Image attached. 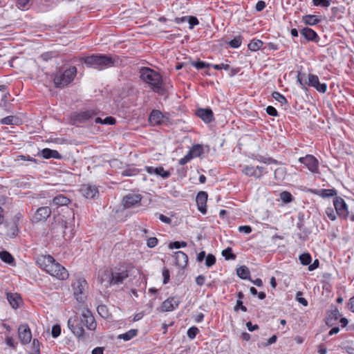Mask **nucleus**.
<instances>
[{
    "instance_id": "f257e3e1",
    "label": "nucleus",
    "mask_w": 354,
    "mask_h": 354,
    "mask_svg": "<svg viewBox=\"0 0 354 354\" xmlns=\"http://www.w3.org/2000/svg\"><path fill=\"white\" fill-rule=\"evenodd\" d=\"M37 263L40 268L58 279L64 280L68 277V273L66 268L56 262L54 258L50 255L39 257Z\"/></svg>"
},
{
    "instance_id": "f03ea898",
    "label": "nucleus",
    "mask_w": 354,
    "mask_h": 354,
    "mask_svg": "<svg viewBox=\"0 0 354 354\" xmlns=\"http://www.w3.org/2000/svg\"><path fill=\"white\" fill-rule=\"evenodd\" d=\"M129 277L127 270L104 269L98 272L97 281L105 288L122 283Z\"/></svg>"
},
{
    "instance_id": "7ed1b4c3",
    "label": "nucleus",
    "mask_w": 354,
    "mask_h": 354,
    "mask_svg": "<svg viewBox=\"0 0 354 354\" xmlns=\"http://www.w3.org/2000/svg\"><path fill=\"white\" fill-rule=\"evenodd\" d=\"M84 63L89 67L100 70L114 66L118 59L106 55H93L84 59Z\"/></svg>"
},
{
    "instance_id": "20e7f679",
    "label": "nucleus",
    "mask_w": 354,
    "mask_h": 354,
    "mask_svg": "<svg viewBox=\"0 0 354 354\" xmlns=\"http://www.w3.org/2000/svg\"><path fill=\"white\" fill-rule=\"evenodd\" d=\"M140 78L149 84L156 92H159L162 87V80L160 75L149 68H143L140 71Z\"/></svg>"
},
{
    "instance_id": "39448f33",
    "label": "nucleus",
    "mask_w": 354,
    "mask_h": 354,
    "mask_svg": "<svg viewBox=\"0 0 354 354\" xmlns=\"http://www.w3.org/2000/svg\"><path fill=\"white\" fill-rule=\"evenodd\" d=\"M77 74V68L73 66L65 70L63 73H57L54 78V84L57 88H62L70 84Z\"/></svg>"
},
{
    "instance_id": "423d86ee",
    "label": "nucleus",
    "mask_w": 354,
    "mask_h": 354,
    "mask_svg": "<svg viewBox=\"0 0 354 354\" xmlns=\"http://www.w3.org/2000/svg\"><path fill=\"white\" fill-rule=\"evenodd\" d=\"M73 294L76 299L82 302L85 299L86 290L87 289V282L84 279H77L72 284Z\"/></svg>"
},
{
    "instance_id": "0eeeda50",
    "label": "nucleus",
    "mask_w": 354,
    "mask_h": 354,
    "mask_svg": "<svg viewBox=\"0 0 354 354\" xmlns=\"http://www.w3.org/2000/svg\"><path fill=\"white\" fill-rule=\"evenodd\" d=\"M81 323L78 317L74 316L68 319V327L78 339L84 340L85 339L84 330Z\"/></svg>"
},
{
    "instance_id": "6e6552de",
    "label": "nucleus",
    "mask_w": 354,
    "mask_h": 354,
    "mask_svg": "<svg viewBox=\"0 0 354 354\" xmlns=\"http://www.w3.org/2000/svg\"><path fill=\"white\" fill-rule=\"evenodd\" d=\"M142 196L140 194L131 193L124 196L122 204L125 208H132L140 205Z\"/></svg>"
},
{
    "instance_id": "1a4fd4ad",
    "label": "nucleus",
    "mask_w": 354,
    "mask_h": 354,
    "mask_svg": "<svg viewBox=\"0 0 354 354\" xmlns=\"http://www.w3.org/2000/svg\"><path fill=\"white\" fill-rule=\"evenodd\" d=\"M242 172L245 176L260 178L266 173V169L265 167L261 166L245 165L243 167Z\"/></svg>"
},
{
    "instance_id": "9d476101",
    "label": "nucleus",
    "mask_w": 354,
    "mask_h": 354,
    "mask_svg": "<svg viewBox=\"0 0 354 354\" xmlns=\"http://www.w3.org/2000/svg\"><path fill=\"white\" fill-rule=\"evenodd\" d=\"M299 161L304 164L311 172L318 171V161L312 155H306L305 157L299 158Z\"/></svg>"
},
{
    "instance_id": "9b49d317",
    "label": "nucleus",
    "mask_w": 354,
    "mask_h": 354,
    "mask_svg": "<svg viewBox=\"0 0 354 354\" xmlns=\"http://www.w3.org/2000/svg\"><path fill=\"white\" fill-rule=\"evenodd\" d=\"M308 85L314 87L317 91L324 93L327 90V85L325 83H320L317 75L309 74L308 77Z\"/></svg>"
},
{
    "instance_id": "f8f14e48",
    "label": "nucleus",
    "mask_w": 354,
    "mask_h": 354,
    "mask_svg": "<svg viewBox=\"0 0 354 354\" xmlns=\"http://www.w3.org/2000/svg\"><path fill=\"white\" fill-rule=\"evenodd\" d=\"M80 321L85 324L88 330H94L96 328L94 317L88 310L82 312Z\"/></svg>"
},
{
    "instance_id": "ddd939ff",
    "label": "nucleus",
    "mask_w": 354,
    "mask_h": 354,
    "mask_svg": "<svg viewBox=\"0 0 354 354\" xmlns=\"http://www.w3.org/2000/svg\"><path fill=\"white\" fill-rule=\"evenodd\" d=\"M18 334L20 342L22 344H27L30 342L32 333L28 325H21L18 328Z\"/></svg>"
},
{
    "instance_id": "4468645a",
    "label": "nucleus",
    "mask_w": 354,
    "mask_h": 354,
    "mask_svg": "<svg viewBox=\"0 0 354 354\" xmlns=\"http://www.w3.org/2000/svg\"><path fill=\"white\" fill-rule=\"evenodd\" d=\"M333 205L336 210V213L339 216L346 218L348 216L347 206L345 201L342 198H336L333 201Z\"/></svg>"
},
{
    "instance_id": "2eb2a0df",
    "label": "nucleus",
    "mask_w": 354,
    "mask_h": 354,
    "mask_svg": "<svg viewBox=\"0 0 354 354\" xmlns=\"http://www.w3.org/2000/svg\"><path fill=\"white\" fill-rule=\"evenodd\" d=\"M180 304V300L175 297H171L166 299L161 305V310L163 312H169L175 310L178 308Z\"/></svg>"
},
{
    "instance_id": "dca6fc26",
    "label": "nucleus",
    "mask_w": 354,
    "mask_h": 354,
    "mask_svg": "<svg viewBox=\"0 0 354 354\" xmlns=\"http://www.w3.org/2000/svg\"><path fill=\"white\" fill-rule=\"evenodd\" d=\"M207 200V194L205 192H200L196 198V201L198 206V209L202 213L205 214L206 209V202Z\"/></svg>"
},
{
    "instance_id": "f3484780",
    "label": "nucleus",
    "mask_w": 354,
    "mask_h": 354,
    "mask_svg": "<svg viewBox=\"0 0 354 354\" xmlns=\"http://www.w3.org/2000/svg\"><path fill=\"white\" fill-rule=\"evenodd\" d=\"M51 214L50 208L48 207H41L36 211L34 220L36 222H39L47 219Z\"/></svg>"
},
{
    "instance_id": "a211bd4d",
    "label": "nucleus",
    "mask_w": 354,
    "mask_h": 354,
    "mask_svg": "<svg viewBox=\"0 0 354 354\" xmlns=\"http://www.w3.org/2000/svg\"><path fill=\"white\" fill-rule=\"evenodd\" d=\"M82 194L86 198H94L98 194L97 189L95 186L83 185L80 188Z\"/></svg>"
},
{
    "instance_id": "6ab92c4d",
    "label": "nucleus",
    "mask_w": 354,
    "mask_h": 354,
    "mask_svg": "<svg viewBox=\"0 0 354 354\" xmlns=\"http://www.w3.org/2000/svg\"><path fill=\"white\" fill-rule=\"evenodd\" d=\"M145 170L150 174H155L161 176L162 178H167L170 176V172L164 169L162 167H153L150 166L145 167Z\"/></svg>"
},
{
    "instance_id": "aec40b11",
    "label": "nucleus",
    "mask_w": 354,
    "mask_h": 354,
    "mask_svg": "<svg viewBox=\"0 0 354 354\" xmlns=\"http://www.w3.org/2000/svg\"><path fill=\"white\" fill-rule=\"evenodd\" d=\"M196 114L206 123L212 122L214 119L213 112L209 109H199L197 111Z\"/></svg>"
},
{
    "instance_id": "412c9836",
    "label": "nucleus",
    "mask_w": 354,
    "mask_h": 354,
    "mask_svg": "<svg viewBox=\"0 0 354 354\" xmlns=\"http://www.w3.org/2000/svg\"><path fill=\"white\" fill-rule=\"evenodd\" d=\"M174 258L176 260V264L181 268H184L187 266L188 262L187 255L183 252L178 251L175 252Z\"/></svg>"
},
{
    "instance_id": "4be33fe9",
    "label": "nucleus",
    "mask_w": 354,
    "mask_h": 354,
    "mask_svg": "<svg viewBox=\"0 0 354 354\" xmlns=\"http://www.w3.org/2000/svg\"><path fill=\"white\" fill-rule=\"evenodd\" d=\"M41 156L46 159H49L51 158L55 159H61L62 156L57 150L50 149L48 148H45L42 149L40 152Z\"/></svg>"
},
{
    "instance_id": "5701e85b",
    "label": "nucleus",
    "mask_w": 354,
    "mask_h": 354,
    "mask_svg": "<svg viewBox=\"0 0 354 354\" xmlns=\"http://www.w3.org/2000/svg\"><path fill=\"white\" fill-rule=\"evenodd\" d=\"M163 115L162 113L158 110H153L151 113L149 120L153 125H158L162 122Z\"/></svg>"
},
{
    "instance_id": "b1692460",
    "label": "nucleus",
    "mask_w": 354,
    "mask_h": 354,
    "mask_svg": "<svg viewBox=\"0 0 354 354\" xmlns=\"http://www.w3.org/2000/svg\"><path fill=\"white\" fill-rule=\"evenodd\" d=\"M340 317V313L339 310L335 307L334 308L331 309L328 313V316L326 318V324L328 325L332 326L333 324V321L337 320Z\"/></svg>"
},
{
    "instance_id": "393cba45",
    "label": "nucleus",
    "mask_w": 354,
    "mask_h": 354,
    "mask_svg": "<svg viewBox=\"0 0 354 354\" xmlns=\"http://www.w3.org/2000/svg\"><path fill=\"white\" fill-rule=\"evenodd\" d=\"M96 113L91 110H87L80 113L78 115V120L82 122L90 121L95 115Z\"/></svg>"
},
{
    "instance_id": "a878e982",
    "label": "nucleus",
    "mask_w": 354,
    "mask_h": 354,
    "mask_svg": "<svg viewBox=\"0 0 354 354\" xmlns=\"http://www.w3.org/2000/svg\"><path fill=\"white\" fill-rule=\"evenodd\" d=\"M7 299L9 301L10 306L13 308H17L19 306V302L21 301V298L19 295L15 293H8L7 295Z\"/></svg>"
},
{
    "instance_id": "bb28decb",
    "label": "nucleus",
    "mask_w": 354,
    "mask_h": 354,
    "mask_svg": "<svg viewBox=\"0 0 354 354\" xmlns=\"http://www.w3.org/2000/svg\"><path fill=\"white\" fill-rule=\"evenodd\" d=\"M301 33L307 40L309 41H314L317 37V33L309 28L302 29Z\"/></svg>"
},
{
    "instance_id": "cd10ccee",
    "label": "nucleus",
    "mask_w": 354,
    "mask_h": 354,
    "mask_svg": "<svg viewBox=\"0 0 354 354\" xmlns=\"http://www.w3.org/2000/svg\"><path fill=\"white\" fill-rule=\"evenodd\" d=\"M2 124H19L20 123V119L15 115H9L3 118L0 121Z\"/></svg>"
},
{
    "instance_id": "c85d7f7f",
    "label": "nucleus",
    "mask_w": 354,
    "mask_h": 354,
    "mask_svg": "<svg viewBox=\"0 0 354 354\" xmlns=\"http://www.w3.org/2000/svg\"><path fill=\"white\" fill-rule=\"evenodd\" d=\"M192 158L199 157L203 153V147L201 145H194L188 151Z\"/></svg>"
},
{
    "instance_id": "c756f323",
    "label": "nucleus",
    "mask_w": 354,
    "mask_h": 354,
    "mask_svg": "<svg viewBox=\"0 0 354 354\" xmlns=\"http://www.w3.org/2000/svg\"><path fill=\"white\" fill-rule=\"evenodd\" d=\"M237 275L243 279H247L250 277V270L245 266H242L236 269Z\"/></svg>"
},
{
    "instance_id": "7c9ffc66",
    "label": "nucleus",
    "mask_w": 354,
    "mask_h": 354,
    "mask_svg": "<svg viewBox=\"0 0 354 354\" xmlns=\"http://www.w3.org/2000/svg\"><path fill=\"white\" fill-rule=\"evenodd\" d=\"M138 333V330L136 329H131L125 333L120 334L118 336L119 339H123L124 341H129L136 337Z\"/></svg>"
},
{
    "instance_id": "2f4dec72",
    "label": "nucleus",
    "mask_w": 354,
    "mask_h": 354,
    "mask_svg": "<svg viewBox=\"0 0 354 354\" xmlns=\"http://www.w3.org/2000/svg\"><path fill=\"white\" fill-rule=\"evenodd\" d=\"M286 176V169L285 167H281L275 169L274 178L278 181H282L285 179Z\"/></svg>"
},
{
    "instance_id": "473e14b6",
    "label": "nucleus",
    "mask_w": 354,
    "mask_h": 354,
    "mask_svg": "<svg viewBox=\"0 0 354 354\" xmlns=\"http://www.w3.org/2000/svg\"><path fill=\"white\" fill-rule=\"evenodd\" d=\"M69 201V199L63 195H58L53 199V203L55 205H66Z\"/></svg>"
},
{
    "instance_id": "72a5a7b5",
    "label": "nucleus",
    "mask_w": 354,
    "mask_h": 354,
    "mask_svg": "<svg viewBox=\"0 0 354 354\" xmlns=\"http://www.w3.org/2000/svg\"><path fill=\"white\" fill-rule=\"evenodd\" d=\"M0 259L5 263L12 264L15 261L13 257L7 251L0 252Z\"/></svg>"
},
{
    "instance_id": "f704fd0d",
    "label": "nucleus",
    "mask_w": 354,
    "mask_h": 354,
    "mask_svg": "<svg viewBox=\"0 0 354 354\" xmlns=\"http://www.w3.org/2000/svg\"><path fill=\"white\" fill-rule=\"evenodd\" d=\"M303 21L305 24L312 26L317 24L319 19L316 15H306L303 17Z\"/></svg>"
},
{
    "instance_id": "c9c22d12",
    "label": "nucleus",
    "mask_w": 354,
    "mask_h": 354,
    "mask_svg": "<svg viewBox=\"0 0 354 354\" xmlns=\"http://www.w3.org/2000/svg\"><path fill=\"white\" fill-rule=\"evenodd\" d=\"M336 194V190L334 189H324L319 191V195L323 198L333 196Z\"/></svg>"
},
{
    "instance_id": "e433bc0d",
    "label": "nucleus",
    "mask_w": 354,
    "mask_h": 354,
    "mask_svg": "<svg viewBox=\"0 0 354 354\" xmlns=\"http://www.w3.org/2000/svg\"><path fill=\"white\" fill-rule=\"evenodd\" d=\"M263 46V42L261 40L257 39V40H252L249 44H248V48L252 51H256L258 50L261 48Z\"/></svg>"
},
{
    "instance_id": "4c0bfd02",
    "label": "nucleus",
    "mask_w": 354,
    "mask_h": 354,
    "mask_svg": "<svg viewBox=\"0 0 354 354\" xmlns=\"http://www.w3.org/2000/svg\"><path fill=\"white\" fill-rule=\"evenodd\" d=\"M95 122L105 124H113L115 122V119L111 116L106 117L104 120H102L100 118L96 117L95 118Z\"/></svg>"
},
{
    "instance_id": "58836bf2",
    "label": "nucleus",
    "mask_w": 354,
    "mask_h": 354,
    "mask_svg": "<svg viewBox=\"0 0 354 354\" xmlns=\"http://www.w3.org/2000/svg\"><path fill=\"white\" fill-rule=\"evenodd\" d=\"M138 172L139 170L138 169L134 167H130L123 170L121 174L122 176H133L138 174Z\"/></svg>"
},
{
    "instance_id": "ea45409f",
    "label": "nucleus",
    "mask_w": 354,
    "mask_h": 354,
    "mask_svg": "<svg viewBox=\"0 0 354 354\" xmlns=\"http://www.w3.org/2000/svg\"><path fill=\"white\" fill-rule=\"evenodd\" d=\"M98 314L103 318H108L109 316V313L108 308L104 305H100L97 308Z\"/></svg>"
},
{
    "instance_id": "a19ab883",
    "label": "nucleus",
    "mask_w": 354,
    "mask_h": 354,
    "mask_svg": "<svg viewBox=\"0 0 354 354\" xmlns=\"http://www.w3.org/2000/svg\"><path fill=\"white\" fill-rule=\"evenodd\" d=\"M301 263L304 266H308L311 262V256L308 253H304L299 256Z\"/></svg>"
},
{
    "instance_id": "79ce46f5",
    "label": "nucleus",
    "mask_w": 354,
    "mask_h": 354,
    "mask_svg": "<svg viewBox=\"0 0 354 354\" xmlns=\"http://www.w3.org/2000/svg\"><path fill=\"white\" fill-rule=\"evenodd\" d=\"M222 255L225 257V259L226 260H229V259L234 260L236 259V255L232 252L231 248H227L225 250H223Z\"/></svg>"
},
{
    "instance_id": "37998d69",
    "label": "nucleus",
    "mask_w": 354,
    "mask_h": 354,
    "mask_svg": "<svg viewBox=\"0 0 354 354\" xmlns=\"http://www.w3.org/2000/svg\"><path fill=\"white\" fill-rule=\"evenodd\" d=\"M280 198L283 202L287 203L292 201V196L288 192H283L280 194Z\"/></svg>"
},
{
    "instance_id": "c03bdc74",
    "label": "nucleus",
    "mask_w": 354,
    "mask_h": 354,
    "mask_svg": "<svg viewBox=\"0 0 354 354\" xmlns=\"http://www.w3.org/2000/svg\"><path fill=\"white\" fill-rule=\"evenodd\" d=\"M272 95L277 101H278L281 104H287L288 102L286 98L283 95L280 94L279 92L274 91L272 93Z\"/></svg>"
},
{
    "instance_id": "a18cd8bd",
    "label": "nucleus",
    "mask_w": 354,
    "mask_h": 354,
    "mask_svg": "<svg viewBox=\"0 0 354 354\" xmlns=\"http://www.w3.org/2000/svg\"><path fill=\"white\" fill-rule=\"evenodd\" d=\"M326 214L331 221L335 220L337 214V213H336V210H334L331 207L326 208Z\"/></svg>"
},
{
    "instance_id": "49530a36",
    "label": "nucleus",
    "mask_w": 354,
    "mask_h": 354,
    "mask_svg": "<svg viewBox=\"0 0 354 354\" xmlns=\"http://www.w3.org/2000/svg\"><path fill=\"white\" fill-rule=\"evenodd\" d=\"M216 263V258L213 254H209L205 258V266L211 267Z\"/></svg>"
},
{
    "instance_id": "de8ad7c7",
    "label": "nucleus",
    "mask_w": 354,
    "mask_h": 354,
    "mask_svg": "<svg viewBox=\"0 0 354 354\" xmlns=\"http://www.w3.org/2000/svg\"><path fill=\"white\" fill-rule=\"evenodd\" d=\"M257 160L260 162H263L267 165L278 163V162L276 160H274L272 158H265L263 156L259 157V158H258Z\"/></svg>"
},
{
    "instance_id": "09e8293b",
    "label": "nucleus",
    "mask_w": 354,
    "mask_h": 354,
    "mask_svg": "<svg viewBox=\"0 0 354 354\" xmlns=\"http://www.w3.org/2000/svg\"><path fill=\"white\" fill-rule=\"evenodd\" d=\"M331 0H313L315 6H321L322 7H329Z\"/></svg>"
},
{
    "instance_id": "8fccbe9b",
    "label": "nucleus",
    "mask_w": 354,
    "mask_h": 354,
    "mask_svg": "<svg viewBox=\"0 0 354 354\" xmlns=\"http://www.w3.org/2000/svg\"><path fill=\"white\" fill-rule=\"evenodd\" d=\"M198 332H199V330L198 329V328H196L195 326H192L188 329L187 336L190 339H192L195 338V337L196 336V335L198 334Z\"/></svg>"
},
{
    "instance_id": "3c124183",
    "label": "nucleus",
    "mask_w": 354,
    "mask_h": 354,
    "mask_svg": "<svg viewBox=\"0 0 354 354\" xmlns=\"http://www.w3.org/2000/svg\"><path fill=\"white\" fill-rule=\"evenodd\" d=\"M52 336L54 338L59 337L61 334V327L58 324H55L52 327Z\"/></svg>"
},
{
    "instance_id": "603ef678",
    "label": "nucleus",
    "mask_w": 354,
    "mask_h": 354,
    "mask_svg": "<svg viewBox=\"0 0 354 354\" xmlns=\"http://www.w3.org/2000/svg\"><path fill=\"white\" fill-rule=\"evenodd\" d=\"M187 21L189 24V28L190 29H192L194 26L198 25V23H199L198 19L196 17H194V16H188Z\"/></svg>"
},
{
    "instance_id": "864d4df0",
    "label": "nucleus",
    "mask_w": 354,
    "mask_h": 354,
    "mask_svg": "<svg viewBox=\"0 0 354 354\" xmlns=\"http://www.w3.org/2000/svg\"><path fill=\"white\" fill-rule=\"evenodd\" d=\"M192 158V155L188 152L183 158L179 160V164L181 165H184L188 162H189Z\"/></svg>"
},
{
    "instance_id": "5fc2aeb1",
    "label": "nucleus",
    "mask_w": 354,
    "mask_h": 354,
    "mask_svg": "<svg viewBox=\"0 0 354 354\" xmlns=\"http://www.w3.org/2000/svg\"><path fill=\"white\" fill-rule=\"evenodd\" d=\"M163 283L167 284L169 281V271L167 268H164L162 270Z\"/></svg>"
},
{
    "instance_id": "6e6d98bb",
    "label": "nucleus",
    "mask_w": 354,
    "mask_h": 354,
    "mask_svg": "<svg viewBox=\"0 0 354 354\" xmlns=\"http://www.w3.org/2000/svg\"><path fill=\"white\" fill-rule=\"evenodd\" d=\"M158 239L156 237H151L148 239L147 245L149 248H154L158 244Z\"/></svg>"
},
{
    "instance_id": "4d7b16f0",
    "label": "nucleus",
    "mask_w": 354,
    "mask_h": 354,
    "mask_svg": "<svg viewBox=\"0 0 354 354\" xmlns=\"http://www.w3.org/2000/svg\"><path fill=\"white\" fill-rule=\"evenodd\" d=\"M230 44L232 48H238L241 44V39L240 37H235L230 42Z\"/></svg>"
},
{
    "instance_id": "13d9d810",
    "label": "nucleus",
    "mask_w": 354,
    "mask_h": 354,
    "mask_svg": "<svg viewBox=\"0 0 354 354\" xmlns=\"http://www.w3.org/2000/svg\"><path fill=\"white\" fill-rule=\"evenodd\" d=\"M300 295H301V292H298L297 293V295H296L297 301L299 303H300L301 304H302L304 306H308L307 300L305 298H304V297H299Z\"/></svg>"
},
{
    "instance_id": "bf43d9fd",
    "label": "nucleus",
    "mask_w": 354,
    "mask_h": 354,
    "mask_svg": "<svg viewBox=\"0 0 354 354\" xmlns=\"http://www.w3.org/2000/svg\"><path fill=\"white\" fill-rule=\"evenodd\" d=\"M212 67L215 70L224 69L225 71H228L230 68V65L227 64H214L212 65Z\"/></svg>"
},
{
    "instance_id": "052dcab7",
    "label": "nucleus",
    "mask_w": 354,
    "mask_h": 354,
    "mask_svg": "<svg viewBox=\"0 0 354 354\" xmlns=\"http://www.w3.org/2000/svg\"><path fill=\"white\" fill-rule=\"evenodd\" d=\"M266 112L268 115H272V116H277L278 115L277 111L276 110V109L274 107H273L272 106H268L266 108Z\"/></svg>"
},
{
    "instance_id": "680f3d73",
    "label": "nucleus",
    "mask_w": 354,
    "mask_h": 354,
    "mask_svg": "<svg viewBox=\"0 0 354 354\" xmlns=\"http://www.w3.org/2000/svg\"><path fill=\"white\" fill-rule=\"evenodd\" d=\"M239 231L240 232H244L245 234H249L252 232V228L249 225H242L239 227Z\"/></svg>"
},
{
    "instance_id": "e2e57ef3",
    "label": "nucleus",
    "mask_w": 354,
    "mask_h": 354,
    "mask_svg": "<svg viewBox=\"0 0 354 354\" xmlns=\"http://www.w3.org/2000/svg\"><path fill=\"white\" fill-rule=\"evenodd\" d=\"M22 160H29V161L35 162V159L30 157L29 156H26L21 155V156H18L16 158V161H22Z\"/></svg>"
},
{
    "instance_id": "0e129e2a",
    "label": "nucleus",
    "mask_w": 354,
    "mask_h": 354,
    "mask_svg": "<svg viewBox=\"0 0 354 354\" xmlns=\"http://www.w3.org/2000/svg\"><path fill=\"white\" fill-rule=\"evenodd\" d=\"M205 277L203 275H199L196 278V283L197 285L201 286L205 283Z\"/></svg>"
},
{
    "instance_id": "69168bd1",
    "label": "nucleus",
    "mask_w": 354,
    "mask_h": 354,
    "mask_svg": "<svg viewBox=\"0 0 354 354\" xmlns=\"http://www.w3.org/2000/svg\"><path fill=\"white\" fill-rule=\"evenodd\" d=\"M6 344H7V345H8L9 346H10L13 348H16L17 343L15 342V340L12 337H7Z\"/></svg>"
},
{
    "instance_id": "338daca9",
    "label": "nucleus",
    "mask_w": 354,
    "mask_h": 354,
    "mask_svg": "<svg viewBox=\"0 0 354 354\" xmlns=\"http://www.w3.org/2000/svg\"><path fill=\"white\" fill-rule=\"evenodd\" d=\"M266 7V3L263 1H259L256 4V10L257 11H261L263 10Z\"/></svg>"
},
{
    "instance_id": "774afa93",
    "label": "nucleus",
    "mask_w": 354,
    "mask_h": 354,
    "mask_svg": "<svg viewBox=\"0 0 354 354\" xmlns=\"http://www.w3.org/2000/svg\"><path fill=\"white\" fill-rule=\"evenodd\" d=\"M246 326L250 331H254L259 328V326L257 324L253 325L250 322H247Z\"/></svg>"
}]
</instances>
